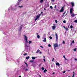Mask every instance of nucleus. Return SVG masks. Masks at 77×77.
<instances>
[{"label":"nucleus","mask_w":77,"mask_h":77,"mask_svg":"<svg viewBox=\"0 0 77 77\" xmlns=\"http://www.w3.org/2000/svg\"><path fill=\"white\" fill-rule=\"evenodd\" d=\"M63 16H64V15L63 14V15H62V17H63Z\"/></svg>","instance_id":"obj_58"},{"label":"nucleus","mask_w":77,"mask_h":77,"mask_svg":"<svg viewBox=\"0 0 77 77\" xmlns=\"http://www.w3.org/2000/svg\"><path fill=\"white\" fill-rule=\"evenodd\" d=\"M74 60H75L76 61H77V59H76V58H74Z\"/></svg>","instance_id":"obj_42"},{"label":"nucleus","mask_w":77,"mask_h":77,"mask_svg":"<svg viewBox=\"0 0 77 77\" xmlns=\"http://www.w3.org/2000/svg\"><path fill=\"white\" fill-rule=\"evenodd\" d=\"M43 1H44V0H41L40 2V3H43Z\"/></svg>","instance_id":"obj_15"},{"label":"nucleus","mask_w":77,"mask_h":77,"mask_svg":"<svg viewBox=\"0 0 77 77\" xmlns=\"http://www.w3.org/2000/svg\"><path fill=\"white\" fill-rule=\"evenodd\" d=\"M70 27L71 29H72V28H73V26H72V25H71L70 26Z\"/></svg>","instance_id":"obj_24"},{"label":"nucleus","mask_w":77,"mask_h":77,"mask_svg":"<svg viewBox=\"0 0 77 77\" xmlns=\"http://www.w3.org/2000/svg\"><path fill=\"white\" fill-rule=\"evenodd\" d=\"M43 60H44L45 62V59H44Z\"/></svg>","instance_id":"obj_48"},{"label":"nucleus","mask_w":77,"mask_h":77,"mask_svg":"<svg viewBox=\"0 0 77 77\" xmlns=\"http://www.w3.org/2000/svg\"><path fill=\"white\" fill-rule=\"evenodd\" d=\"M53 74H54V72H53Z\"/></svg>","instance_id":"obj_63"},{"label":"nucleus","mask_w":77,"mask_h":77,"mask_svg":"<svg viewBox=\"0 0 77 77\" xmlns=\"http://www.w3.org/2000/svg\"><path fill=\"white\" fill-rule=\"evenodd\" d=\"M70 4L72 5V7H73V6H74V3L73 2H72L70 3Z\"/></svg>","instance_id":"obj_9"},{"label":"nucleus","mask_w":77,"mask_h":77,"mask_svg":"<svg viewBox=\"0 0 77 77\" xmlns=\"http://www.w3.org/2000/svg\"><path fill=\"white\" fill-rule=\"evenodd\" d=\"M54 58H53V59H52V62H54Z\"/></svg>","instance_id":"obj_28"},{"label":"nucleus","mask_w":77,"mask_h":77,"mask_svg":"<svg viewBox=\"0 0 77 77\" xmlns=\"http://www.w3.org/2000/svg\"><path fill=\"white\" fill-rule=\"evenodd\" d=\"M22 28H23V25H21L20 27V29H19V32H21V30H22Z\"/></svg>","instance_id":"obj_4"},{"label":"nucleus","mask_w":77,"mask_h":77,"mask_svg":"<svg viewBox=\"0 0 77 77\" xmlns=\"http://www.w3.org/2000/svg\"><path fill=\"white\" fill-rule=\"evenodd\" d=\"M36 58V57H32L31 58L33 60H34V59H35Z\"/></svg>","instance_id":"obj_12"},{"label":"nucleus","mask_w":77,"mask_h":77,"mask_svg":"<svg viewBox=\"0 0 77 77\" xmlns=\"http://www.w3.org/2000/svg\"><path fill=\"white\" fill-rule=\"evenodd\" d=\"M63 57L64 58H65V56H63Z\"/></svg>","instance_id":"obj_51"},{"label":"nucleus","mask_w":77,"mask_h":77,"mask_svg":"<svg viewBox=\"0 0 77 77\" xmlns=\"http://www.w3.org/2000/svg\"><path fill=\"white\" fill-rule=\"evenodd\" d=\"M76 50H77L76 48H75L74 49V51H76Z\"/></svg>","instance_id":"obj_41"},{"label":"nucleus","mask_w":77,"mask_h":77,"mask_svg":"<svg viewBox=\"0 0 77 77\" xmlns=\"http://www.w3.org/2000/svg\"><path fill=\"white\" fill-rule=\"evenodd\" d=\"M42 13H43V12L42 11L41 13V14H42Z\"/></svg>","instance_id":"obj_54"},{"label":"nucleus","mask_w":77,"mask_h":77,"mask_svg":"<svg viewBox=\"0 0 77 77\" xmlns=\"http://www.w3.org/2000/svg\"><path fill=\"white\" fill-rule=\"evenodd\" d=\"M39 53L40 54H42V52H39Z\"/></svg>","instance_id":"obj_43"},{"label":"nucleus","mask_w":77,"mask_h":77,"mask_svg":"<svg viewBox=\"0 0 77 77\" xmlns=\"http://www.w3.org/2000/svg\"><path fill=\"white\" fill-rule=\"evenodd\" d=\"M32 42L30 41H29L28 43L29 44H31V43H32Z\"/></svg>","instance_id":"obj_19"},{"label":"nucleus","mask_w":77,"mask_h":77,"mask_svg":"<svg viewBox=\"0 0 77 77\" xmlns=\"http://www.w3.org/2000/svg\"><path fill=\"white\" fill-rule=\"evenodd\" d=\"M40 52V50L39 49H38L36 52V53H39V52Z\"/></svg>","instance_id":"obj_16"},{"label":"nucleus","mask_w":77,"mask_h":77,"mask_svg":"<svg viewBox=\"0 0 77 77\" xmlns=\"http://www.w3.org/2000/svg\"><path fill=\"white\" fill-rule=\"evenodd\" d=\"M48 46L49 47H51V45L50 44L48 45Z\"/></svg>","instance_id":"obj_30"},{"label":"nucleus","mask_w":77,"mask_h":77,"mask_svg":"<svg viewBox=\"0 0 77 77\" xmlns=\"http://www.w3.org/2000/svg\"><path fill=\"white\" fill-rule=\"evenodd\" d=\"M63 27L67 31H68V28H67V27H65V26H63Z\"/></svg>","instance_id":"obj_10"},{"label":"nucleus","mask_w":77,"mask_h":77,"mask_svg":"<svg viewBox=\"0 0 77 77\" xmlns=\"http://www.w3.org/2000/svg\"><path fill=\"white\" fill-rule=\"evenodd\" d=\"M41 14H39V15H37L36 16V18L35 19V21H36L37 20H38V19H39V18H40V16H41Z\"/></svg>","instance_id":"obj_3"},{"label":"nucleus","mask_w":77,"mask_h":77,"mask_svg":"<svg viewBox=\"0 0 77 77\" xmlns=\"http://www.w3.org/2000/svg\"><path fill=\"white\" fill-rule=\"evenodd\" d=\"M40 47H41V48H44V47H43V46H40Z\"/></svg>","instance_id":"obj_34"},{"label":"nucleus","mask_w":77,"mask_h":77,"mask_svg":"<svg viewBox=\"0 0 77 77\" xmlns=\"http://www.w3.org/2000/svg\"><path fill=\"white\" fill-rule=\"evenodd\" d=\"M17 5H19V2L17 3Z\"/></svg>","instance_id":"obj_44"},{"label":"nucleus","mask_w":77,"mask_h":77,"mask_svg":"<svg viewBox=\"0 0 77 77\" xmlns=\"http://www.w3.org/2000/svg\"><path fill=\"white\" fill-rule=\"evenodd\" d=\"M54 49L55 50V51H56V47H58V45L57 43H55L54 44Z\"/></svg>","instance_id":"obj_2"},{"label":"nucleus","mask_w":77,"mask_h":77,"mask_svg":"<svg viewBox=\"0 0 77 77\" xmlns=\"http://www.w3.org/2000/svg\"><path fill=\"white\" fill-rule=\"evenodd\" d=\"M37 37L38 39H39L40 38V36L39 35H37Z\"/></svg>","instance_id":"obj_20"},{"label":"nucleus","mask_w":77,"mask_h":77,"mask_svg":"<svg viewBox=\"0 0 77 77\" xmlns=\"http://www.w3.org/2000/svg\"><path fill=\"white\" fill-rule=\"evenodd\" d=\"M42 70H44V68L42 67Z\"/></svg>","instance_id":"obj_32"},{"label":"nucleus","mask_w":77,"mask_h":77,"mask_svg":"<svg viewBox=\"0 0 77 77\" xmlns=\"http://www.w3.org/2000/svg\"><path fill=\"white\" fill-rule=\"evenodd\" d=\"M25 71H28V69L26 68L25 69Z\"/></svg>","instance_id":"obj_23"},{"label":"nucleus","mask_w":77,"mask_h":77,"mask_svg":"<svg viewBox=\"0 0 77 77\" xmlns=\"http://www.w3.org/2000/svg\"><path fill=\"white\" fill-rule=\"evenodd\" d=\"M30 58V57H29V56H28V57H26V59L28 60Z\"/></svg>","instance_id":"obj_14"},{"label":"nucleus","mask_w":77,"mask_h":77,"mask_svg":"<svg viewBox=\"0 0 77 77\" xmlns=\"http://www.w3.org/2000/svg\"><path fill=\"white\" fill-rule=\"evenodd\" d=\"M73 8H70V14H72V11H73Z\"/></svg>","instance_id":"obj_7"},{"label":"nucleus","mask_w":77,"mask_h":77,"mask_svg":"<svg viewBox=\"0 0 77 77\" xmlns=\"http://www.w3.org/2000/svg\"><path fill=\"white\" fill-rule=\"evenodd\" d=\"M66 72V71H64L63 72V73H65Z\"/></svg>","instance_id":"obj_46"},{"label":"nucleus","mask_w":77,"mask_h":77,"mask_svg":"<svg viewBox=\"0 0 77 77\" xmlns=\"http://www.w3.org/2000/svg\"><path fill=\"white\" fill-rule=\"evenodd\" d=\"M74 73H73V76H72V77H74Z\"/></svg>","instance_id":"obj_40"},{"label":"nucleus","mask_w":77,"mask_h":77,"mask_svg":"<svg viewBox=\"0 0 77 77\" xmlns=\"http://www.w3.org/2000/svg\"><path fill=\"white\" fill-rule=\"evenodd\" d=\"M50 8H51V9H53V7L52 6H50Z\"/></svg>","instance_id":"obj_29"},{"label":"nucleus","mask_w":77,"mask_h":77,"mask_svg":"<svg viewBox=\"0 0 77 77\" xmlns=\"http://www.w3.org/2000/svg\"><path fill=\"white\" fill-rule=\"evenodd\" d=\"M75 23H77V20H75L74 21Z\"/></svg>","instance_id":"obj_36"},{"label":"nucleus","mask_w":77,"mask_h":77,"mask_svg":"<svg viewBox=\"0 0 77 77\" xmlns=\"http://www.w3.org/2000/svg\"><path fill=\"white\" fill-rule=\"evenodd\" d=\"M55 23H57V20H55Z\"/></svg>","instance_id":"obj_38"},{"label":"nucleus","mask_w":77,"mask_h":77,"mask_svg":"<svg viewBox=\"0 0 77 77\" xmlns=\"http://www.w3.org/2000/svg\"><path fill=\"white\" fill-rule=\"evenodd\" d=\"M64 11V9H63V7H62L60 11V12H62Z\"/></svg>","instance_id":"obj_6"},{"label":"nucleus","mask_w":77,"mask_h":77,"mask_svg":"<svg viewBox=\"0 0 77 77\" xmlns=\"http://www.w3.org/2000/svg\"><path fill=\"white\" fill-rule=\"evenodd\" d=\"M52 29L53 30H55V29L56 28V26H52Z\"/></svg>","instance_id":"obj_13"},{"label":"nucleus","mask_w":77,"mask_h":77,"mask_svg":"<svg viewBox=\"0 0 77 77\" xmlns=\"http://www.w3.org/2000/svg\"><path fill=\"white\" fill-rule=\"evenodd\" d=\"M44 10H45V8H44Z\"/></svg>","instance_id":"obj_60"},{"label":"nucleus","mask_w":77,"mask_h":77,"mask_svg":"<svg viewBox=\"0 0 77 77\" xmlns=\"http://www.w3.org/2000/svg\"><path fill=\"white\" fill-rule=\"evenodd\" d=\"M55 0H51V1L52 2H54V1Z\"/></svg>","instance_id":"obj_47"},{"label":"nucleus","mask_w":77,"mask_h":77,"mask_svg":"<svg viewBox=\"0 0 77 77\" xmlns=\"http://www.w3.org/2000/svg\"><path fill=\"white\" fill-rule=\"evenodd\" d=\"M43 58H44V59H45V56H43Z\"/></svg>","instance_id":"obj_53"},{"label":"nucleus","mask_w":77,"mask_h":77,"mask_svg":"<svg viewBox=\"0 0 77 77\" xmlns=\"http://www.w3.org/2000/svg\"><path fill=\"white\" fill-rule=\"evenodd\" d=\"M19 77H21V76H19Z\"/></svg>","instance_id":"obj_59"},{"label":"nucleus","mask_w":77,"mask_h":77,"mask_svg":"<svg viewBox=\"0 0 77 77\" xmlns=\"http://www.w3.org/2000/svg\"><path fill=\"white\" fill-rule=\"evenodd\" d=\"M33 60H31L29 61V62H31V63H32V62H33Z\"/></svg>","instance_id":"obj_25"},{"label":"nucleus","mask_w":77,"mask_h":77,"mask_svg":"<svg viewBox=\"0 0 77 77\" xmlns=\"http://www.w3.org/2000/svg\"><path fill=\"white\" fill-rule=\"evenodd\" d=\"M69 25L68 26V28H69Z\"/></svg>","instance_id":"obj_56"},{"label":"nucleus","mask_w":77,"mask_h":77,"mask_svg":"<svg viewBox=\"0 0 77 77\" xmlns=\"http://www.w3.org/2000/svg\"><path fill=\"white\" fill-rule=\"evenodd\" d=\"M18 8H23V6H19L18 7Z\"/></svg>","instance_id":"obj_37"},{"label":"nucleus","mask_w":77,"mask_h":77,"mask_svg":"<svg viewBox=\"0 0 77 77\" xmlns=\"http://www.w3.org/2000/svg\"><path fill=\"white\" fill-rule=\"evenodd\" d=\"M48 34H50V32H48Z\"/></svg>","instance_id":"obj_61"},{"label":"nucleus","mask_w":77,"mask_h":77,"mask_svg":"<svg viewBox=\"0 0 77 77\" xmlns=\"http://www.w3.org/2000/svg\"><path fill=\"white\" fill-rule=\"evenodd\" d=\"M65 60H67V59L66 58H65Z\"/></svg>","instance_id":"obj_55"},{"label":"nucleus","mask_w":77,"mask_h":77,"mask_svg":"<svg viewBox=\"0 0 77 77\" xmlns=\"http://www.w3.org/2000/svg\"><path fill=\"white\" fill-rule=\"evenodd\" d=\"M17 6V5H15V7H16Z\"/></svg>","instance_id":"obj_62"},{"label":"nucleus","mask_w":77,"mask_h":77,"mask_svg":"<svg viewBox=\"0 0 77 77\" xmlns=\"http://www.w3.org/2000/svg\"><path fill=\"white\" fill-rule=\"evenodd\" d=\"M43 39H44L43 40V42H46V38H44Z\"/></svg>","instance_id":"obj_18"},{"label":"nucleus","mask_w":77,"mask_h":77,"mask_svg":"<svg viewBox=\"0 0 77 77\" xmlns=\"http://www.w3.org/2000/svg\"><path fill=\"white\" fill-rule=\"evenodd\" d=\"M72 44H74V40H73L72 41Z\"/></svg>","instance_id":"obj_39"},{"label":"nucleus","mask_w":77,"mask_h":77,"mask_svg":"<svg viewBox=\"0 0 77 77\" xmlns=\"http://www.w3.org/2000/svg\"><path fill=\"white\" fill-rule=\"evenodd\" d=\"M11 9V10H12V8H8L9 11V10H10V9Z\"/></svg>","instance_id":"obj_33"},{"label":"nucleus","mask_w":77,"mask_h":77,"mask_svg":"<svg viewBox=\"0 0 77 77\" xmlns=\"http://www.w3.org/2000/svg\"><path fill=\"white\" fill-rule=\"evenodd\" d=\"M47 69H45L44 70V72H45V73L46 72H47Z\"/></svg>","instance_id":"obj_21"},{"label":"nucleus","mask_w":77,"mask_h":77,"mask_svg":"<svg viewBox=\"0 0 77 77\" xmlns=\"http://www.w3.org/2000/svg\"><path fill=\"white\" fill-rule=\"evenodd\" d=\"M62 44H65V41H63Z\"/></svg>","instance_id":"obj_27"},{"label":"nucleus","mask_w":77,"mask_h":77,"mask_svg":"<svg viewBox=\"0 0 77 77\" xmlns=\"http://www.w3.org/2000/svg\"><path fill=\"white\" fill-rule=\"evenodd\" d=\"M46 35H45V34H44L43 36V38H42V39H45L46 38V36H45Z\"/></svg>","instance_id":"obj_11"},{"label":"nucleus","mask_w":77,"mask_h":77,"mask_svg":"<svg viewBox=\"0 0 77 77\" xmlns=\"http://www.w3.org/2000/svg\"><path fill=\"white\" fill-rule=\"evenodd\" d=\"M63 23H66V21L64 20L63 21Z\"/></svg>","instance_id":"obj_31"},{"label":"nucleus","mask_w":77,"mask_h":77,"mask_svg":"<svg viewBox=\"0 0 77 77\" xmlns=\"http://www.w3.org/2000/svg\"><path fill=\"white\" fill-rule=\"evenodd\" d=\"M24 36L25 37L24 41H25V48L26 49L27 51H28V48L29 47V45L28 44V41H27V38L26 36V35H24Z\"/></svg>","instance_id":"obj_1"},{"label":"nucleus","mask_w":77,"mask_h":77,"mask_svg":"<svg viewBox=\"0 0 77 77\" xmlns=\"http://www.w3.org/2000/svg\"><path fill=\"white\" fill-rule=\"evenodd\" d=\"M56 5H55L54 7V8H56Z\"/></svg>","instance_id":"obj_49"},{"label":"nucleus","mask_w":77,"mask_h":77,"mask_svg":"<svg viewBox=\"0 0 77 77\" xmlns=\"http://www.w3.org/2000/svg\"><path fill=\"white\" fill-rule=\"evenodd\" d=\"M71 44H72V43H71Z\"/></svg>","instance_id":"obj_64"},{"label":"nucleus","mask_w":77,"mask_h":77,"mask_svg":"<svg viewBox=\"0 0 77 77\" xmlns=\"http://www.w3.org/2000/svg\"><path fill=\"white\" fill-rule=\"evenodd\" d=\"M49 38L50 39H52V38H52V37L51 36H50L49 37Z\"/></svg>","instance_id":"obj_26"},{"label":"nucleus","mask_w":77,"mask_h":77,"mask_svg":"<svg viewBox=\"0 0 77 77\" xmlns=\"http://www.w3.org/2000/svg\"><path fill=\"white\" fill-rule=\"evenodd\" d=\"M23 55H24V56H26V55H27V54L26 53V54H24Z\"/></svg>","instance_id":"obj_35"},{"label":"nucleus","mask_w":77,"mask_h":77,"mask_svg":"<svg viewBox=\"0 0 77 77\" xmlns=\"http://www.w3.org/2000/svg\"><path fill=\"white\" fill-rule=\"evenodd\" d=\"M36 34L37 35H38V33H37Z\"/></svg>","instance_id":"obj_57"},{"label":"nucleus","mask_w":77,"mask_h":77,"mask_svg":"<svg viewBox=\"0 0 77 77\" xmlns=\"http://www.w3.org/2000/svg\"><path fill=\"white\" fill-rule=\"evenodd\" d=\"M53 26H55L56 25L55 24H54Z\"/></svg>","instance_id":"obj_50"},{"label":"nucleus","mask_w":77,"mask_h":77,"mask_svg":"<svg viewBox=\"0 0 77 77\" xmlns=\"http://www.w3.org/2000/svg\"><path fill=\"white\" fill-rule=\"evenodd\" d=\"M56 65H57L58 66H59V65H60V64H59V63H56Z\"/></svg>","instance_id":"obj_17"},{"label":"nucleus","mask_w":77,"mask_h":77,"mask_svg":"<svg viewBox=\"0 0 77 77\" xmlns=\"http://www.w3.org/2000/svg\"><path fill=\"white\" fill-rule=\"evenodd\" d=\"M55 36L56 38V41H57L58 40V35H57V33H55Z\"/></svg>","instance_id":"obj_5"},{"label":"nucleus","mask_w":77,"mask_h":77,"mask_svg":"<svg viewBox=\"0 0 77 77\" xmlns=\"http://www.w3.org/2000/svg\"><path fill=\"white\" fill-rule=\"evenodd\" d=\"M71 16H72V17H74V15H75V14L74 13L70 14Z\"/></svg>","instance_id":"obj_8"},{"label":"nucleus","mask_w":77,"mask_h":77,"mask_svg":"<svg viewBox=\"0 0 77 77\" xmlns=\"http://www.w3.org/2000/svg\"><path fill=\"white\" fill-rule=\"evenodd\" d=\"M24 63H25V64H26V67H27V66H28V65L27 64V63H26V62H24Z\"/></svg>","instance_id":"obj_22"},{"label":"nucleus","mask_w":77,"mask_h":77,"mask_svg":"<svg viewBox=\"0 0 77 77\" xmlns=\"http://www.w3.org/2000/svg\"><path fill=\"white\" fill-rule=\"evenodd\" d=\"M65 13H66V11H65V12L63 14V15H64V14H65Z\"/></svg>","instance_id":"obj_45"},{"label":"nucleus","mask_w":77,"mask_h":77,"mask_svg":"<svg viewBox=\"0 0 77 77\" xmlns=\"http://www.w3.org/2000/svg\"><path fill=\"white\" fill-rule=\"evenodd\" d=\"M18 1H19V2H21V0H18Z\"/></svg>","instance_id":"obj_52"}]
</instances>
